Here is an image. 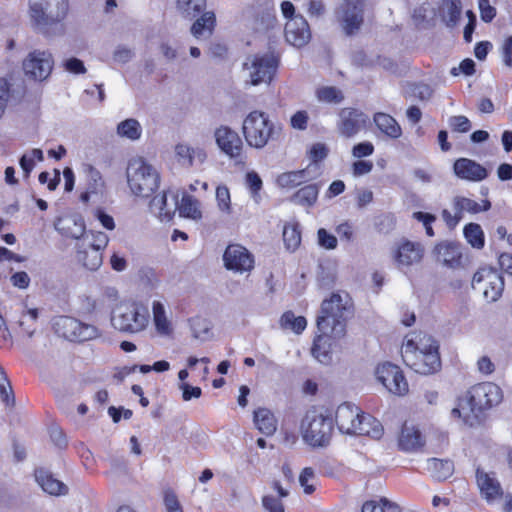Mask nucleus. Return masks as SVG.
<instances>
[{"instance_id": "obj_3", "label": "nucleus", "mask_w": 512, "mask_h": 512, "mask_svg": "<svg viewBox=\"0 0 512 512\" xmlns=\"http://www.w3.org/2000/svg\"><path fill=\"white\" fill-rule=\"evenodd\" d=\"M127 181L131 191L142 197L150 196L159 186L157 170L143 158H133L127 166Z\"/></svg>"}, {"instance_id": "obj_20", "label": "nucleus", "mask_w": 512, "mask_h": 512, "mask_svg": "<svg viewBox=\"0 0 512 512\" xmlns=\"http://www.w3.org/2000/svg\"><path fill=\"white\" fill-rule=\"evenodd\" d=\"M476 480L481 495L487 502L495 501L503 496L502 486L494 473H487L481 468H477Z\"/></svg>"}, {"instance_id": "obj_57", "label": "nucleus", "mask_w": 512, "mask_h": 512, "mask_svg": "<svg viewBox=\"0 0 512 512\" xmlns=\"http://www.w3.org/2000/svg\"><path fill=\"white\" fill-rule=\"evenodd\" d=\"M179 389L182 391V399L184 401H190L192 399H197L202 394V390L200 387L192 386L188 383H180Z\"/></svg>"}, {"instance_id": "obj_53", "label": "nucleus", "mask_w": 512, "mask_h": 512, "mask_svg": "<svg viewBox=\"0 0 512 512\" xmlns=\"http://www.w3.org/2000/svg\"><path fill=\"white\" fill-rule=\"evenodd\" d=\"M163 503L166 512H183L182 505L176 493L171 489H166L163 492Z\"/></svg>"}, {"instance_id": "obj_45", "label": "nucleus", "mask_w": 512, "mask_h": 512, "mask_svg": "<svg viewBox=\"0 0 512 512\" xmlns=\"http://www.w3.org/2000/svg\"><path fill=\"white\" fill-rule=\"evenodd\" d=\"M283 241L286 248L295 251L301 243V231L297 222H291L284 226Z\"/></svg>"}, {"instance_id": "obj_35", "label": "nucleus", "mask_w": 512, "mask_h": 512, "mask_svg": "<svg viewBox=\"0 0 512 512\" xmlns=\"http://www.w3.org/2000/svg\"><path fill=\"white\" fill-rule=\"evenodd\" d=\"M311 166L302 170L290 171L282 173L277 178V183L282 188H293L305 182L312 180L315 176L311 175Z\"/></svg>"}, {"instance_id": "obj_13", "label": "nucleus", "mask_w": 512, "mask_h": 512, "mask_svg": "<svg viewBox=\"0 0 512 512\" xmlns=\"http://www.w3.org/2000/svg\"><path fill=\"white\" fill-rule=\"evenodd\" d=\"M223 261L226 269L236 273L248 272L254 267L253 255L239 244H231L226 248Z\"/></svg>"}, {"instance_id": "obj_4", "label": "nucleus", "mask_w": 512, "mask_h": 512, "mask_svg": "<svg viewBox=\"0 0 512 512\" xmlns=\"http://www.w3.org/2000/svg\"><path fill=\"white\" fill-rule=\"evenodd\" d=\"M303 440L312 447H325L330 443L333 419L317 411L306 413L301 424Z\"/></svg>"}, {"instance_id": "obj_64", "label": "nucleus", "mask_w": 512, "mask_h": 512, "mask_svg": "<svg viewBox=\"0 0 512 512\" xmlns=\"http://www.w3.org/2000/svg\"><path fill=\"white\" fill-rule=\"evenodd\" d=\"M501 55L503 63L511 68L512 67V36H508L505 38L501 45Z\"/></svg>"}, {"instance_id": "obj_31", "label": "nucleus", "mask_w": 512, "mask_h": 512, "mask_svg": "<svg viewBox=\"0 0 512 512\" xmlns=\"http://www.w3.org/2000/svg\"><path fill=\"white\" fill-rule=\"evenodd\" d=\"M332 339L335 338L330 333H320L314 339L311 353L322 364H329L332 360Z\"/></svg>"}, {"instance_id": "obj_38", "label": "nucleus", "mask_w": 512, "mask_h": 512, "mask_svg": "<svg viewBox=\"0 0 512 512\" xmlns=\"http://www.w3.org/2000/svg\"><path fill=\"white\" fill-rule=\"evenodd\" d=\"M403 344H412V348L419 352H430V350L439 351L438 342L431 336L423 332L412 333L408 335Z\"/></svg>"}, {"instance_id": "obj_33", "label": "nucleus", "mask_w": 512, "mask_h": 512, "mask_svg": "<svg viewBox=\"0 0 512 512\" xmlns=\"http://www.w3.org/2000/svg\"><path fill=\"white\" fill-rule=\"evenodd\" d=\"M320 184H308L297 190L291 197L290 201L296 205L310 208L315 205L318 199Z\"/></svg>"}, {"instance_id": "obj_42", "label": "nucleus", "mask_w": 512, "mask_h": 512, "mask_svg": "<svg viewBox=\"0 0 512 512\" xmlns=\"http://www.w3.org/2000/svg\"><path fill=\"white\" fill-rule=\"evenodd\" d=\"M176 9L181 17L192 20L206 9V0H177Z\"/></svg>"}, {"instance_id": "obj_58", "label": "nucleus", "mask_w": 512, "mask_h": 512, "mask_svg": "<svg viewBox=\"0 0 512 512\" xmlns=\"http://www.w3.org/2000/svg\"><path fill=\"white\" fill-rule=\"evenodd\" d=\"M373 153H374V146L369 141L358 143L352 148L353 157L358 158V159L370 156Z\"/></svg>"}, {"instance_id": "obj_46", "label": "nucleus", "mask_w": 512, "mask_h": 512, "mask_svg": "<svg viewBox=\"0 0 512 512\" xmlns=\"http://www.w3.org/2000/svg\"><path fill=\"white\" fill-rule=\"evenodd\" d=\"M117 133L121 137H125L134 141L141 137L142 127L136 119L130 118L118 124Z\"/></svg>"}, {"instance_id": "obj_5", "label": "nucleus", "mask_w": 512, "mask_h": 512, "mask_svg": "<svg viewBox=\"0 0 512 512\" xmlns=\"http://www.w3.org/2000/svg\"><path fill=\"white\" fill-rule=\"evenodd\" d=\"M279 64L278 56L271 51L258 53L247 57L243 68L248 73L247 83L257 86L262 83L270 84Z\"/></svg>"}, {"instance_id": "obj_63", "label": "nucleus", "mask_w": 512, "mask_h": 512, "mask_svg": "<svg viewBox=\"0 0 512 512\" xmlns=\"http://www.w3.org/2000/svg\"><path fill=\"white\" fill-rule=\"evenodd\" d=\"M373 169V163L369 160H357L352 164V173L355 177H360L370 173Z\"/></svg>"}, {"instance_id": "obj_30", "label": "nucleus", "mask_w": 512, "mask_h": 512, "mask_svg": "<svg viewBox=\"0 0 512 512\" xmlns=\"http://www.w3.org/2000/svg\"><path fill=\"white\" fill-rule=\"evenodd\" d=\"M35 479L43 491L50 495H65L68 491L67 486L47 470L40 468L35 471Z\"/></svg>"}, {"instance_id": "obj_36", "label": "nucleus", "mask_w": 512, "mask_h": 512, "mask_svg": "<svg viewBox=\"0 0 512 512\" xmlns=\"http://www.w3.org/2000/svg\"><path fill=\"white\" fill-rule=\"evenodd\" d=\"M152 314L155 329L162 336H169L173 332L171 321L166 315L164 305L160 301H153Z\"/></svg>"}, {"instance_id": "obj_21", "label": "nucleus", "mask_w": 512, "mask_h": 512, "mask_svg": "<svg viewBox=\"0 0 512 512\" xmlns=\"http://www.w3.org/2000/svg\"><path fill=\"white\" fill-rule=\"evenodd\" d=\"M453 170L457 177L469 181H481L487 177V170L483 166L467 158L456 160Z\"/></svg>"}, {"instance_id": "obj_22", "label": "nucleus", "mask_w": 512, "mask_h": 512, "mask_svg": "<svg viewBox=\"0 0 512 512\" xmlns=\"http://www.w3.org/2000/svg\"><path fill=\"white\" fill-rule=\"evenodd\" d=\"M216 27V16L213 11H206V9L195 18V21L190 27V33L196 39H207L212 36Z\"/></svg>"}, {"instance_id": "obj_54", "label": "nucleus", "mask_w": 512, "mask_h": 512, "mask_svg": "<svg viewBox=\"0 0 512 512\" xmlns=\"http://www.w3.org/2000/svg\"><path fill=\"white\" fill-rule=\"evenodd\" d=\"M449 126L456 132L465 133L471 129L470 120L463 115L452 116L448 120Z\"/></svg>"}, {"instance_id": "obj_1", "label": "nucleus", "mask_w": 512, "mask_h": 512, "mask_svg": "<svg viewBox=\"0 0 512 512\" xmlns=\"http://www.w3.org/2000/svg\"><path fill=\"white\" fill-rule=\"evenodd\" d=\"M353 314V303L345 292L332 293L329 299L323 300L316 325L320 333H330L335 339L346 335L347 320Z\"/></svg>"}, {"instance_id": "obj_60", "label": "nucleus", "mask_w": 512, "mask_h": 512, "mask_svg": "<svg viewBox=\"0 0 512 512\" xmlns=\"http://www.w3.org/2000/svg\"><path fill=\"white\" fill-rule=\"evenodd\" d=\"M315 474L312 468L306 467L300 474L299 482L300 485L304 488V492L306 494H311L314 492L315 487L309 484V481L314 478Z\"/></svg>"}, {"instance_id": "obj_56", "label": "nucleus", "mask_w": 512, "mask_h": 512, "mask_svg": "<svg viewBox=\"0 0 512 512\" xmlns=\"http://www.w3.org/2000/svg\"><path fill=\"white\" fill-rule=\"evenodd\" d=\"M413 218L423 223L426 230V234L428 236H434V231L432 228V223L435 222L436 220V217L434 215L418 211L413 213Z\"/></svg>"}, {"instance_id": "obj_24", "label": "nucleus", "mask_w": 512, "mask_h": 512, "mask_svg": "<svg viewBox=\"0 0 512 512\" xmlns=\"http://www.w3.org/2000/svg\"><path fill=\"white\" fill-rule=\"evenodd\" d=\"M151 212L161 221H170L177 209V197L173 196L168 203L167 194L156 195L149 204Z\"/></svg>"}, {"instance_id": "obj_8", "label": "nucleus", "mask_w": 512, "mask_h": 512, "mask_svg": "<svg viewBox=\"0 0 512 512\" xmlns=\"http://www.w3.org/2000/svg\"><path fill=\"white\" fill-rule=\"evenodd\" d=\"M243 133L251 147L263 148L273 135V125L264 112L252 111L243 121Z\"/></svg>"}, {"instance_id": "obj_49", "label": "nucleus", "mask_w": 512, "mask_h": 512, "mask_svg": "<svg viewBox=\"0 0 512 512\" xmlns=\"http://www.w3.org/2000/svg\"><path fill=\"white\" fill-rule=\"evenodd\" d=\"M386 508L393 512H401L399 506L390 502L387 498H381L379 503L375 501L365 502L362 506V512H385Z\"/></svg>"}, {"instance_id": "obj_62", "label": "nucleus", "mask_w": 512, "mask_h": 512, "mask_svg": "<svg viewBox=\"0 0 512 512\" xmlns=\"http://www.w3.org/2000/svg\"><path fill=\"white\" fill-rule=\"evenodd\" d=\"M262 505L267 512H284L283 503L271 495L262 498Z\"/></svg>"}, {"instance_id": "obj_15", "label": "nucleus", "mask_w": 512, "mask_h": 512, "mask_svg": "<svg viewBox=\"0 0 512 512\" xmlns=\"http://www.w3.org/2000/svg\"><path fill=\"white\" fill-rule=\"evenodd\" d=\"M285 37L287 42L295 47H302L311 38V32L306 19L298 14L287 20L285 24Z\"/></svg>"}, {"instance_id": "obj_48", "label": "nucleus", "mask_w": 512, "mask_h": 512, "mask_svg": "<svg viewBox=\"0 0 512 512\" xmlns=\"http://www.w3.org/2000/svg\"><path fill=\"white\" fill-rule=\"evenodd\" d=\"M316 95L319 101L327 103H340L344 98L341 90L333 86L318 88Z\"/></svg>"}, {"instance_id": "obj_50", "label": "nucleus", "mask_w": 512, "mask_h": 512, "mask_svg": "<svg viewBox=\"0 0 512 512\" xmlns=\"http://www.w3.org/2000/svg\"><path fill=\"white\" fill-rule=\"evenodd\" d=\"M81 242H83L85 245L90 246L93 249H97L98 252L102 253V251L108 245L109 238L107 234L104 232H92L91 235H85Z\"/></svg>"}, {"instance_id": "obj_59", "label": "nucleus", "mask_w": 512, "mask_h": 512, "mask_svg": "<svg viewBox=\"0 0 512 512\" xmlns=\"http://www.w3.org/2000/svg\"><path fill=\"white\" fill-rule=\"evenodd\" d=\"M479 10L481 20L489 23L496 16V9L490 5L489 0H479Z\"/></svg>"}, {"instance_id": "obj_9", "label": "nucleus", "mask_w": 512, "mask_h": 512, "mask_svg": "<svg viewBox=\"0 0 512 512\" xmlns=\"http://www.w3.org/2000/svg\"><path fill=\"white\" fill-rule=\"evenodd\" d=\"M411 345L403 344L401 348L402 359L408 367L422 375H429L439 370L441 366L439 351L422 353L412 350Z\"/></svg>"}, {"instance_id": "obj_10", "label": "nucleus", "mask_w": 512, "mask_h": 512, "mask_svg": "<svg viewBox=\"0 0 512 512\" xmlns=\"http://www.w3.org/2000/svg\"><path fill=\"white\" fill-rule=\"evenodd\" d=\"M23 71L26 77L34 81L46 80L54 67V59L47 51L34 50L23 60Z\"/></svg>"}, {"instance_id": "obj_12", "label": "nucleus", "mask_w": 512, "mask_h": 512, "mask_svg": "<svg viewBox=\"0 0 512 512\" xmlns=\"http://www.w3.org/2000/svg\"><path fill=\"white\" fill-rule=\"evenodd\" d=\"M473 405L478 411L489 409L498 405L503 399L501 388L492 382H483L474 385L468 390Z\"/></svg>"}, {"instance_id": "obj_32", "label": "nucleus", "mask_w": 512, "mask_h": 512, "mask_svg": "<svg viewBox=\"0 0 512 512\" xmlns=\"http://www.w3.org/2000/svg\"><path fill=\"white\" fill-rule=\"evenodd\" d=\"M382 434L383 426L381 423L370 414H365L362 412L353 435H364L373 439H379Z\"/></svg>"}, {"instance_id": "obj_25", "label": "nucleus", "mask_w": 512, "mask_h": 512, "mask_svg": "<svg viewBox=\"0 0 512 512\" xmlns=\"http://www.w3.org/2000/svg\"><path fill=\"white\" fill-rule=\"evenodd\" d=\"M56 230H58L63 236L79 239L80 241L83 239L85 235V223L84 220L79 216H68L64 218H60L56 225Z\"/></svg>"}, {"instance_id": "obj_34", "label": "nucleus", "mask_w": 512, "mask_h": 512, "mask_svg": "<svg viewBox=\"0 0 512 512\" xmlns=\"http://www.w3.org/2000/svg\"><path fill=\"white\" fill-rule=\"evenodd\" d=\"M253 420L257 429L266 436L273 435L277 430V420L274 414L267 408L255 410Z\"/></svg>"}, {"instance_id": "obj_43", "label": "nucleus", "mask_w": 512, "mask_h": 512, "mask_svg": "<svg viewBox=\"0 0 512 512\" xmlns=\"http://www.w3.org/2000/svg\"><path fill=\"white\" fill-rule=\"evenodd\" d=\"M177 208L180 215L185 218L197 220L202 216L199 201L190 195H184L180 204L177 203Z\"/></svg>"}, {"instance_id": "obj_23", "label": "nucleus", "mask_w": 512, "mask_h": 512, "mask_svg": "<svg viewBox=\"0 0 512 512\" xmlns=\"http://www.w3.org/2000/svg\"><path fill=\"white\" fill-rule=\"evenodd\" d=\"M84 171L86 174V191L81 194L80 199L83 202H88L93 195H103L105 184L101 173L92 165H85Z\"/></svg>"}, {"instance_id": "obj_6", "label": "nucleus", "mask_w": 512, "mask_h": 512, "mask_svg": "<svg viewBox=\"0 0 512 512\" xmlns=\"http://www.w3.org/2000/svg\"><path fill=\"white\" fill-rule=\"evenodd\" d=\"M30 16L41 27L63 21L68 13V0H29Z\"/></svg>"}, {"instance_id": "obj_2", "label": "nucleus", "mask_w": 512, "mask_h": 512, "mask_svg": "<svg viewBox=\"0 0 512 512\" xmlns=\"http://www.w3.org/2000/svg\"><path fill=\"white\" fill-rule=\"evenodd\" d=\"M150 321L148 308L139 302L117 305L111 316L112 326L124 333L136 334L144 331Z\"/></svg>"}, {"instance_id": "obj_29", "label": "nucleus", "mask_w": 512, "mask_h": 512, "mask_svg": "<svg viewBox=\"0 0 512 512\" xmlns=\"http://www.w3.org/2000/svg\"><path fill=\"white\" fill-rule=\"evenodd\" d=\"M76 258L87 270L96 271L100 268L103 262L102 253L97 249H93L83 242H78L76 246Z\"/></svg>"}, {"instance_id": "obj_7", "label": "nucleus", "mask_w": 512, "mask_h": 512, "mask_svg": "<svg viewBox=\"0 0 512 512\" xmlns=\"http://www.w3.org/2000/svg\"><path fill=\"white\" fill-rule=\"evenodd\" d=\"M55 333L69 341L83 342L101 336L100 330L91 324L83 323L70 316H58L53 320Z\"/></svg>"}, {"instance_id": "obj_27", "label": "nucleus", "mask_w": 512, "mask_h": 512, "mask_svg": "<svg viewBox=\"0 0 512 512\" xmlns=\"http://www.w3.org/2000/svg\"><path fill=\"white\" fill-rule=\"evenodd\" d=\"M434 251L437 260L442 262L445 266L455 268L460 265L462 253L459 244L445 241L439 243Z\"/></svg>"}, {"instance_id": "obj_41", "label": "nucleus", "mask_w": 512, "mask_h": 512, "mask_svg": "<svg viewBox=\"0 0 512 512\" xmlns=\"http://www.w3.org/2000/svg\"><path fill=\"white\" fill-rule=\"evenodd\" d=\"M427 469L434 479L444 481L453 474L454 465L453 462L448 459L431 458L427 461Z\"/></svg>"}, {"instance_id": "obj_47", "label": "nucleus", "mask_w": 512, "mask_h": 512, "mask_svg": "<svg viewBox=\"0 0 512 512\" xmlns=\"http://www.w3.org/2000/svg\"><path fill=\"white\" fill-rule=\"evenodd\" d=\"M464 236L468 243L477 249L484 247V233L479 224L470 223L464 227Z\"/></svg>"}, {"instance_id": "obj_39", "label": "nucleus", "mask_w": 512, "mask_h": 512, "mask_svg": "<svg viewBox=\"0 0 512 512\" xmlns=\"http://www.w3.org/2000/svg\"><path fill=\"white\" fill-rule=\"evenodd\" d=\"M453 206L456 216L460 218L463 212L478 213L487 211L490 209L491 203L488 200H484L482 204H479L472 199L458 196L454 198Z\"/></svg>"}, {"instance_id": "obj_37", "label": "nucleus", "mask_w": 512, "mask_h": 512, "mask_svg": "<svg viewBox=\"0 0 512 512\" xmlns=\"http://www.w3.org/2000/svg\"><path fill=\"white\" fill-rule=\"evenodd\" d=\"M374 123L377 128L386 136L397 139L402 134V129L398 122L389 114L378 112L374 114Z\"/></svg>"}, {"instance_id": "obj_14", "label": "nucleus", "mask_w": 512, "mask_h": 512, "mask_svg": "<svg viewBox=\"0 0 512 512\" xmlns=\"http://www.w3.org/2000/svg\"><path fill=\"white\" fill-rule=\"evenodd\" d=\"M366 115L354 108H343L339 113L337 124L340 134L346 138H351L360 132L366 124Z\"/></svg>"}, {"instance_id": "obj_11", "label": "nucleus", "mask_w": 512, "mask_h": 512, "mask_svg": "<svg viewBox=\"0 0 512 512\" xmlns=\"http://www.w3.org/2000/svg\"><path fill=\"white\" fill-rule=\"evenodd\" d=\"M375 376L390 393L403 396L408 392L409 386L401 369L390 362L379 364Z\"/></svg>"}, {"instance_id": "obj_55", "label": "nucleus", "mask_w": 512, "mask_h": 512, "mask_svg": "<svg viewBox=\"0 0 512 512\" xmlns=\"http://www.w3.org/2000/svg\"><path fill=\"white\" fill-rule=\"evenodd\" d=\"M134 57V52L132 49L119 45L113 52V61L118 64H126Z\"/></svg>"}, {"instance_id": "obj_52", "label": "nucleus", "mask_w": 512, "mask_h": 512, "mask_svg": "<svg viewBox=\"0 0 512 512\" xmlns=\"http://www.w3.org/2000/svg\"><path fill=\"white\" fill-rule=\"evenodd\" d=\"M0 397H1L2 401L5 402L6 405L14 404L15 399H14L11 384H10L9 380L7 379V376L1 366H0Z\"/></svg>"}, {"instance_id": "obj_61", "label": "nucleus", "mask_w": 512, "mask_h": 512, "mask_svg": "<svg viewBox=\"0 0 512 512\" xmlns=\"http://www.w3.org/2000/svg\"><path fill=\"white\" fill-rule=\"evenodd\" d=\"M319 245L326 249H334L337 246V239L334 235L329 234L324 228L318 230Z\"/></svg>"}, {"instance_id": "obj_28", "label": "nucleus", "mask_w": 512, "mask_h": 512, "mask_svg": "<svg viewBox=\"0 0 512 512\" xmlns=\"http://www.w3.org/2000/svg\"><path fill=\"white\" fill-rule=\"evenodd\" d=\"M479 413L476 406L473 405L470 394H466L458 399L457 406L452 409L451 416L455 419H462L463 423L472 426L477 420Z\"/></svg>"}, {"instance_id": "obj_51", "label": "nucleus", "mask_w": 512, "mask_h": 512, "mask_svg": "<svg viewBox=\"0 0 512 512\" xmlns=\"http://www.w3.org/2000/svg\"><path fill=\"white\" fill-rule=\"evenodd\" d=\"M216 200L220 211L226 214L231 213V198L227 186L219 185L216 188Z\"/></svg>"}, {"instance_id": "obj_44", "label": "nucleus", "mask_w": 512, "mask_h": 512, "mask_svg": "<svg viewBox=\"0 0 512 512\" xmlns=\"http://www.w3.org/2000/svg\"><path fill=\"white\" fill-rule=\"evenodd\" d=\"M280 326L296 334H301L307 326V320L303 316H296L292 311H286L280 318Z\"/></svg>"}, {"instance_id": "obj_18", "label": "nucleus", "mask_w": 512, "mask_h": 512, "mask_svg": "<svg viewBox=\"0 0 512 512\" xmlns=\"http://www.w3.org/2000/svg\"><path fill=\"white\" fill-rule=\"evenodd\" d=\"M340 19L347 34L357 30L363 21L364 0H343Z\"/></svg>"}, {"instance_id": "obj_26", "label": "nucleus", "mask_w": 512, "mask_h": 512, "mask_svg": "<svg viewBox=\"0 0 512 512\" xmlns=\"http://www.w3.org/2000/svg\"><path fill=\"white\" fill-rule=\"evenodd\" d=\"M424 438L421 432L413 425L405 423L402 427L398 445L399 448L406 452H414L424 446Z\"/></svg>"}, {"instance_id": "obj_19", "label": "nucleus", "mask_w": 512, "mask_h": 512, "mask_svg": "<svg viewBox=\"0 0 512 512\" xmlns=\"http://www.w3.org/2000/svg\"><path fill=\"white\" fill-rule=\"evenodd\" d=\"M361 413L360 408L354 404L343 403L339 405L335 413V422L338 429L342 433L353 435Z\"/></svg>"}, {"instance_id": "obj_40", "label": "nucleus", "mask_w": 512, "mask_h": 512, "mask_svg": "<svg viewBox=\"0 0 512 512\" xmlns=\"http://www.w3.org/2000/svg\"><path fill=\"white\" fill-rule=\"evenodd\" d=\"M461 13V0H443L441 18L447 27H455L460 20Z\"/></svg>"}, {"instance_id": "obj_16", "label": "nucleus", "mask_w": 512, "mask_h": 512, "mask_svg": "<svg viewBox=\"0 0 512 512\" xmlns=\"http://www.w3.org/2000/svg\"><path fill=\"white\" fill-rule=\"evenodd\" d=\"M424 256V247L419 242L404 240L395 251L394 259L399 269L419 264Z\"/></svg>"}, {"instance_id": "obj_17", "label": "nucleus", "mask_w": 512, "mask_h": 512, "mask_svg": "<svg viewBox=\"0 0 512 512\" xmlns=\"http://www.w3.org/2000/svg\"><path fill=\"white\" fill-rule=\"evenodd\" d=\"M214 136L222 152L231 158L241 156L243 142L237 132L227 126H221L215 130Z\"/></svg>"}]
</instances>
